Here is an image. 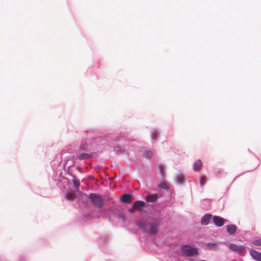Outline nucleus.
Segmentation results:
<instances>
[{"label":"nucleus","mask_w":261,"mask_h":261,"mask_svg":"<svg viewBox=\"0 0 261 261\" xmlns=\"http://www.w3.org/2000/svg\"><path fill=\"white\" fill-rule=\"evenodd\" d=\"M138 225L142 230L148 232L150 234H155L157 230V224L155 223L147 224L143 221H139Z\"/></svg>","instance_id":"f257e3e1"},{"label":"nucleus","mask_w":261,"mask_h":261,"mask_svg":"<svg viewBox=\"0 0 261 261\" xmlns=\"http://www.w3.org/2000/svg\"><path fill=\"white\" fill-rule=\"evenodd\" d=\"M181 250L182 253L188 256H195L198 254L197 248L189 245L182 246Z\"/></svg>","instance_id":"f03ea898"},{"label":"nucleus","mask_w":261,"mask_h":261,"mask_svg":"<svg viewBox=\"0 0 261 261\" xmlns=\"http://www.w3.org/2000/svg\"><path fill=\"white\" fill-rule=\"evenodd\" d=\"M73 185L75 187V189L73 191L72 190H69L66 194V198L68 200H72L75 197L76 192H79V186L80 185V181L76 179H73Z\"/></svg>","instance_id":"7ed1b4c3"},{"label":"nucleus","mask_w":261,"mask_h":261,"mask_svg":"<svg viewBox=\"0 0 261 261\" xmlns=\"http://www.w3.org/2000/svg\"><path fill=\"white\" fill-rule=\"evenodd\" d=\"M89 199L93 202L94 205L98 207H101L103 204V199L96 194H91L89 195Z\"/></svg>","instance_id":"20e7f679"},{"label":"nucleus","mask_w":261,"mask_h":261,"mask_svg":"<svg viewBox=\"0 0 261 261\" xmlns=\"http://www.w3.org/2000/svg\"><path fill=\"white\" fill-rule=\"evenodd\" d=\"M228 247L232 251H236L240 254H244L245 252V248L242 246L237 245L234 244H229Z\"/></svg>","instance_id":"39448f33"},{"label":"nucleus","mask_w":261,"mask_h":261,"mask_svg":"<svg viewBox=\"0 0 261 261\" xmlns=\"http://www.w3.org/2000/svg\"><path fill=\"white\" fill-rule=\"evenodd\" d=\"M250 254L255 260L261 261V253L254 250H250Z\"/></svg>","instance_id":"423d86ee"},{"label":"nucleus","mask_w":261,"mask_h":261,"mask_svg":"<svg viewBox=\"0 0 261 261\" xmlns=\"http://www.w3.org/2000/svg\"><path fill=\"white\" fill-rule=\"evenodd\" d=\"M214 223L218 226H221L224 223V220L219 216H214L213 217Z\"/></svg>","instance_id":"0eeeda50"},{"label":"nucleus","mask_w":261,"mask_h":261,"mask_svg":"<svg viewBox=\"0 0 261 261\" xmlns=\"http://www.w3.org/2000/svg\"><path fill=\"white\" fill-rule=\"evenodd\" d=\"M212 215L211 214H206L202 217L201 218V222L202 225H207L208 224L209 221L212 219Z\"/></svg>","instance_id":"6e6552de"},{"label":"nucleus","mask_w":261,"mask_h":261,"mask_svg":"<svg viewBox=\"0 0 261 261\" xmlns=\"http://www.w3.org/2000/svg\"><path fill=\"white\" fill-rule=\"evenodd\" d=\"M145 203L142 201H137L134 203L133 207L135 210H141L144 205Z\"/></svg>","instance_id":"1a4fd4ad"},{"label":"nucleus","mask_w":261,"mask_h":261,"mask_svg":"<svg viewBox=\"0 0 261 261\" xmlns=\"http://www.w3.org/2000/svg\"><path fill=\"white\" fill-rule=\"evenodd\" d=\"M185 180V176L182 174H178L175 177V181L178 184H182Z\"/></svg>","instance_id":"9d476101"},{"label":"nucleus","mask_w":261,"mask_h":261,"mask_svg":"<svg viewBox=\"0 0 261 261\" xmlns=\"http://www.w3.org/2000/svg\"><path fill=\"white\" fill-rule=\"evenodd\" d=\"M227 230L230 234H233L236 231V227L234 225H229L227 226Z\"/></svg>","instance_id":"9b49d317"},{"label":"nucleus","mask_w":261,"mask_h":261,"mask_svg":"<svg viewBox=\"0 0 261 261\" xmlns=\"http://www.w3.org/2000/svg\"><path fill=\"white\" fill-rule=\"evenodd\" d=\"M121 200L124 202H129L131 199V196L129 194H124L121 196Z\"/></svg>","instance_id":"f8f14e48"},{"label":"nucleus","mask_w":261,"mask_h":261,"mask_svg":"<svg viewBox=\"0 0 261 261\" xmlns=\"http://www.w3.org/2000/svg\"><path fill=\"white\" fill-rule=\"evenodd\" d=\"M202 166V163L200 160L196 161L194 164V170L198 171Z\"/></svg>","instance_id":"ddd939ff"},{"label":"nucleus","mask_w":261,"mask_h":261,"mask_svg":"<svg viewBox=\"0 0 261 261\" xmlns=\"http://www.w3.org/2000/svg\"><path fill=\"white\" fill-rule=\"evenodd\" d=\"M156 199L157 195L156 194L149 195L146 197V200L149 202H154Z\"/></svg>","instance_id":"4468645a"},{"label":"nucleus","mask_w":261,"mask_h":261,"mask_svg":"<svg viewBox=\"0 0 261 261\" xmlns=\"http://www.w3.org/2000/svg\"><path fill=\"white\" fill-rule=\"evenodd\" d=\"M90 157V155L89 154L84 153H82V154H80L77 157V158L80 160H85L86 159H88Z\"/></svg>","instance_id":"2eb2a0df"},{"label":"nucleus","mask_w":261,"mask_h":261,"mask_svg":"<svg viewBox=\"0 0 261 261\" xmlns=\"http://www.w3.org/2000/svg\"><path fill=\"white\" fill-rule=\"evenodd\" d=\"M159 169L160 170V174L163 176L164 175V171L165 170V167L163 165H159Z\"/></svg>","instance_id":"dca6fc26"},{"label":"nucleus","mask_w":261,"mask_h":261,"mask_svg":"<svg viewBox=\"0 0 261 261\" xmlns=\"http://www.w3.org/2000/svg\"><path fill=\"white\" fill-rule=\"evenodd\" d=\"M252 244L256 246H261V239L255 240L253 241Z\"/></svg>","instance_id":"f3484780"},{"label":"nucleus","mask_w":261,"mask_h":261,"mask_svg":"<svg viewBox=\"0 0 261 261\" xmlns=\"http://www.w3.org/2000/svg\"><path fill=\"white\" fill-rule=\"evenodd\" d=\"M160 187L164 189H167L168 187L167 184L165 182H161V184H160Z\"/></svg>","instance_id":"a211bd4d"},{"label":"nucleus","mask_w":261,"mask_h":261,"mask_svg":"<svg viewBox=\"0 0 261 261\" xmlns=\"http://www.w3.org/2000/svg\"><path fill=\"white\" fill-rule=\"evenodd\" d=\"M205 177H204V176H202L200 178V185L201 186H203L204 184V182H205Z\"/></svg>","instance_id":"6ab92c4d"},{"label":"nucleus","mask_w":261,"mask_h":261,"mask_svg":"<svg viewBox=\"0 0 261 261\" xmlns=\"http://www.w3.org/2000/svg\"><path fill=\"white\" fill-rule=\"evenodd\" d=\"M158 136V132L156 131H153L151 133V137L153 139L157 137Z\"/></svg>","instance_id":"aec40b11"},{"label":"nucleus","mask_w":261,"mask_h":261,"mask_svg":"<svg viewBox=\"0 0 261 261\" xmlns=\"http://www.w3.org/2000/svg\"><path fill=\"white\" fill-rule=\"evenodd\" d=\"M122 218H123V220H124V217L123 216H122Z\"/></svg>","instance_id":"412c9836"},{"label":"nucleus","mask_w":261,"mask_h":261,"mask_svg":"<svg viewBox=\"0 0 261 261\" xmlns=\"http://www.w3.org/2000/svg\"><path fill=\"white\" fill-rule=\"evenodd\" d=\"M82 148H83V149H85V147H82Z\"/></svg>","instance_id":"4be33fe9"},{"label":"nucleus","mask_w":261,"mask_h":261,"mask_svg":"<svg viewBox=\"0 0 261 261\" xmlns=\"http://www.w3.org/2000/svg\"><path fill=\"white\" fill-rule=\"evenodd\" d=\"M200 261H206V260H200Z\"/></svg>","instance_id":"5701e85b"}]
</instances>
